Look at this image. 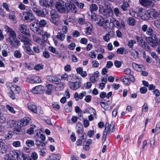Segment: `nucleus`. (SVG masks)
<instances>
[{
	"instance_id": "1",
	"label": "nucleus",
	"mask_w": 160,
	"mask_h": 160,
	"mask_svg": "<svg viewBox=\"0 0 160 160\" xmlns=\"http://www.w3.org/2000/svg\"><path fill=\"white\" fill-rule=\"evenodd\" d=\"M68 3H65L62 1L57 2L55 7L57 11L62 13H68L70 10L72 12H76V7L73 3L72 0H68Z\"/></svg>"
},
{
	"instance_id": "2",
	"label": "nucleus",
	"mask_w": 160,
	"mask_h": 160,
	"mask_svg": "<svg viewBox=\"0 0 160 160\" xmlns=\"http://www.w3.org/2000/svg\"><path fill=\"white\" fill-rule=\"evenodd\" d=\"M4 28L8 36L7 39V42L13 47H17L20 45V42L17 38L16 32L8 26H5Z\"/></svg>"
},
{
	"instance_id": "3",
	"label": "nucleus",
	"mask_w": 160,
	"mask_h": 160,
	"mask_svg": "<svg viewBox=\"0 0 160 160\" xmlns=\"http://www.w3.org/2000/svg\"><path fill=\"white\" fill-rule=\"evenodd\" d=\"M47 24L45 20L42 19L40 21L37 20L30 25V29L34 32L39 35H43L42 27H44Z\"/></svg>"
},
{
	"instance_id": "4",
	"label": "nucleus",
	"mask_w": 160,
	"mask_h": 160,
	"mask_svg": "<svg viewBox=\"0 0 160 160\" xmlns=\"http://www.w3.org/2000/svg\"><path fill=\"white\" fill-rule=\"evenodd\" d=\"M112 5L110 4L106 5L105 8L100 5L99 8V12L101 14L107 17H110L112 14Z\"/></svg>"
},
{
	"instance_id": "5",
	"label": "nucleus",
	"mask_w": 160,
	"mask_h": 160,
	"mask_svg": "<svg viewBox=\"0 0 160 160\" xmlns=\"http://www.w3.org/2000/svg\"><path fill=\"white\" fill-rule=\"evenodd\" d=\"M24 20L26 22H30L34 21L36 18L33 14L32 11L29 10L28 11L24 12L23 13Z\"/></svg>"
},
{
	"instance_id": "6",
	"label": "nucleus",
	"mask_w": 160,
	"mask_h": 160,
	"mask_svg": "<svg viewBox=\"0 0 160 160\" xmlns=\"http://www.w3.org/2000/svg\"><path fill=\"white\" fill-rule=\"evenodd\" d=\"M146 40L152 47H154L158 44V40L155 34L152 35V37H146Z\"/></svg>"
},
{
	"instance_id": "7",
	"label": "nucleus",
	"mask_w": 160,
	"mask_h": 160,
	"mask_svg": "<svg viewBox=\"0 0 160 160\" xmlns=\"http://www.w3.org/2000/svg\"><path fill=\"white\" fill-rule=\"evenodd\" d=\"M50 15L51 17L50 19V22L55 24H57V22L56 19L59 17L57 11L55 10L52 9L50 10Z\"/></svg>"
},
{
	"instance_id": "8",
	"label": "nucleus",
	"mask_w": 160,
	"mask_h": 160,
	"mask_svg": "<svg viewBox=\"0 0 160 160\" xmlns=\"http://www.w3.org/2000/svg\"><path fill=\"white\" fill-rule=\"evenodd\" d=\"M19 38L21 42H22L24 46L23 47H26L28 46L32 45V42L30 39L27 37L22 35V36L19 35Z\"/></svg>"
},
{
	"instance_id": "9",
	"label": "nucleus",
	"mask_w": 160,
	"mask_h": 160,
	"mask_svg": "<svg viewBox=\"0 0 160 160\" xmlns=\"http://www.w3.org/2000/svg\"><path fill=\"white\" fill-rule=\"evenodd\" d=\"M114 122H112L110 125L107 122L105 123L104 131L109 133V134H110L114 132Z\"/></svg>"
},
{
	"instance_id": "10",
	"label": "nucleus",
	"mask_w": 160,
	"mask_h": 160,
	"mask_svg": "<svg viewBox=\"0 0 160 160\" xmlns=\"http://www.w3.org/2000/svg\"><path fill=\"white\" fill-rule=\"evenodd\" d=\"M44 87L42 85L37 86L33 88L32 92L34 94H40L43 93Z\"/></svg>"
},
{
	"instance_id": "11",
	"label": "nucleus",
	"mask_w": 160,
	"mask_h": 160,
	"mask_svg": "<svg viewBox=\"0 0 160 160\" xmlns=\"http://www.w3.org/2000/svg\"><path fill=\"white\" fill-rule=\"evenodd\" d=\"M18 152L15 151H11L8 155V158L6 160H17Z\"/></svg>"
},
{
	"instance_id": "12",
	"label": "nucleus",
	"mask_w": 160,
	"mask_h": 160,
	"mask_svg": "<svg viewBox=\"0 0 160 160\" xmlns=\"http://www.w3.org/2000/svg\"><path fill=\"white\" fill-rule=\"evenodd\" d=\"M20 32L26 35L27 36H29L30 34L29 32V30L27 28L26 25L24 24L20 25L19 28Z\"/></svg>"
},
{
	"instance_id": "13",
	"label": "nucleus",
	"mask_w": 160,
	"mask_h": 160,
	"mask_svg": "<svg viewBox=\"0 0 160 160\" xmlns=\"http://www.w3.org/2000/svg\"><path fill=\"white\" fill-rule=\"evenodd\" d=\"M69 86L72 90H76L80 87L81 83L78 81L75 82H70L69 84Z\"/></svg>"
},
{
	"instance_id": "14",
	"label": "nucleus",
	"mask_w": 160,
	"mask_h": 160,
	"mask_svg": "<svg viewBox=\"0 0 160 160\" xmlns=\"http://www.w3.org/2000/svg\"><path fill=\"white\" fill-rule=\"evenodd\" d=\"M140 3L142 6L149 7L152 6V0H139Z\"/></svg>"
},
{
	"instance_id": "15",
	"label": "nucleus",
	"mask_w": 160,
	"mask_h": 160,
	"mask_svg": "<svg viewBox=\"0 0 160 160\" xmlns=\"http://www.w3.org/2000/svg\"><path fill=\"white\" fill-rule=\"evenodd\" d=\"M48 11L45 9H42V10L39 9L36 13V14L39 17H44L46 15L48 14Z\"/></svg>"
},
{
	"instance_id": "16",
	"label": "nucleus",
	"mask_w": 160,
	"mask_h": 160,
	"mask_svg": "<svg viewBox=\"0 0 160 160\" xmlns=\"http://www.w3.org/2000/svg\"><path fill=\"white\" fill-rule=\"evenodd\" d=\"M148 17L154 18L158 17V14L155 9H152L148 12Z\"/></svg>"
},
{
	"instance_id": "17",
	"label": "nucleus",
	"mask_w": 160,
	"mask_h": 160,
	"mask_svg": "<svg viewBox=\"0 0 160 160\" xmlns=\"http://www.w3.org/2000/svg\"><path fill=\"white\" fill-rule=\"evenodd\" d=\"M3 141V140H0V152L2 154L6 152L7 151V147Z\"/></svg>"
},
{
	"instance_id": "18",
	"label": "nucleus",
	"mask_w": 160,
	"mask_h": 160,
	"mask_svg": "<svg viewBox=\"0 0 160 160\" xmlns=\"http://www.w3.org/2000/svg\"><path fill=\"white\" fill-rule=\"evenodd\" d=\"M31 118L29 117H24L21 120V123L20 124L22 126L27 125L31 122Z\"/></svg>"
},
{
	"instance_id": "19",
	"label": "nucleus",
	"mask_w": 160,
	"mask_h": 160,
	"mask_svg": "<svg viewBox=\"0 0 160 160\" xmlns=\"http://www.w3.org/2000/svg\"><path fill=\"white\" fill-rule=\"evenodd\" d=\"M28 107L29 110L34 113H37L38 110L37 106L32 103H29L28 104Z\"/></svg>"
},
{
	"instance_id": "20",
	"label": "nucleus",
	"mask_w": 160,
	"mask_h": 160,
	"mask_svg": "<svg viewBox=\"0 0 160 160\" xmlns=\"http://www.w3.org/2000/svg\"><path fill=\"white\" fill-rule=\"evenodd\" d=\"M36 145L37 146V148L38 149H44L45 148V144L42 141L37 139L36 140Z\"/></svg>"
},
{
	"instance_id": "21",
	"label": "nucleus",
	"mask_w": 160,
	"mask_h": 160,
	"mask_svg": "<svg viewBox=\"0 0 160 160\" xmlns=\"http://www.w3.org/2000/svg\"><path fill=\"white\" fill-rule=\"evenodd\" d=\"M132 66L133 69L139 72H141L144 69L143 66L142 65H138L135 63H133L132 64Z\"/></svg>"
},
{
	"instance_id": "22",
	"label": "nucleus",
	"mask_w": 160,
	"mask_h": 160,
	"mask_svg": "<svg viewBox=\"0 0 160 160\" xmlns=\"http://www.w3.org/2000/svg\"><path fill=\"white\" fill-rule=\"evenodd\" d=\"M48 80L50 82L55 83H58L60 80L57 77L53 76H49L47 77Z\"/></svg>"
},
{
	"instance_id": "23",
	"label": "nucleus",
	"mask_w": 160,
	"mask_h": 160,
	"mask_svg": "<svg viewBox=\"0 0 160 160\" xmlns=\"http://www.w3.org/2000/svg\"><path fill=\"white\" fill-rule=\"evenodd\" d=\"M22 127L20 124L19 125L17 123L16 126H15V128L13 130V132L18 134H21L23 133V132L21 130V127Z\"/></svg>"
},
{
	"instance_id": "24",
	"label": "nucleus",
	"mask_w": 160,
	"mask_h": 160,
	"mask_svg": "<svg viewBox=\"0 0 160 160\" xmlns=\"http://www.w3.org/2000/svg\"><path fill=\"white\" fill-rule=\"evenodd\" d=\"M30 3L31 6V8L32 9L33 12L36 13L40 9L39 6L37 5L36 4L32 2H31Z\"/></svg>"
},
{
	"instance_id": "25",
	"label": "nucleus",
	"mask_w": 160,
	"mask_h": 160,
	"mask_svg": "<svg viewBox=\"0 0 160 160\" xmlns=\"http://www.w3.org/2000/svg\"><path fill=\"white\" fill-rule=\"evenodd\" d=\"M17 123H18L17 122V121L15 120H10L7 122V124L8 126H9L10 128H12L13 127H15Z\"/></svg>"
},
{
	"instance_id": "26",
	"label": "nucleus",
	"mask_w": 160,
	"mask_h": 160,
	"mask_svg": "<svg viewBox=\"0 0 160 160\" xmlns=\"http://www.w3.org/2000/svg\"><path fill=\"white\" fill-rule=\"evenodd\" d=\"M61 158L59 154H53L49 157L48 160H59Z\"/></svg>"
},
{
	"instance_id": "27",
	"label": "nucleus",
	"mask_w": 160,
	"mask_h": 160,
	"mask_svg": "<svg viewBox=\"0 0 160 160\" xmlns=\"http://www.w3.org/2000/svg\"><path fill=\"white\" fill-rule=\"evenodd\" d=\"M60 81H59L58 83H56L57 85L56 87V89L57 90H62L63 89L64 86V83L63 82H60Z\"/></svg>"
},
{
	"instance_id": "28",
	"label": "nucleus",
	"mask_w": 160,
	"mask_h": 160,
	"mask_svg": "<svg viewBox=\"0 0 160 160\" xmlns=\"http://www.w3.org/2000/svg\"><path fill=\"white\" fill-rule=\"evenodd\" d=\"M127 23L129 25L131 26H134L136 24L135 20L132 17L129 18L127 20Z\"/></svg>"
},
{
	"instance_id": "29",
	"label": "nucleus",
	"mask_w": 160,
	"mask_h": 160,
	"mask_svg": "<svg viewBox=\"0 0 160 160\" xmlns=\"http://www.w3.org/2000/svg\"><path fill=\"white\" fill-rule=\"evenodd\" d=\"M48 2V0H39V4L41 6L47 7L49 5Z\"/></svg>"
},
{
	"instance_id": "30",
	"label": "nucleus",
	"mask_w": 160,
	"mask_h": 160,
	"mask_svg": "<svg viewBox=\"0 0 160 160\" xmlns=\"http://www.w3.org/2000/svg\"><path fill=\"white\" fill-rule=\"evenodd\" d=\"M10 89L11 91H15L16 93H18L20 91V88L16 85L12 86L10 88Z\"/></svg>"
},
{
	"instance_id": "31",
	"label": "nucleus",
	"mask_w": 160,
	"mask_h": 160,
	"mask_svg": "<svg viewBox=\"0 0 160 160\" xmlns=\"http://www.w3.org/2000/svg\"><path fill=\"white\" fill-rule=\"evenodd\" d=\"M65 35L62 32H59L58 33L57 38L61 41H63L65 39Z\"/></svg>"
},
{
	"instance_id": "32",
	"label": "nucleus",
	"mask_w": 160,
	"mask_h": 160,
	"mask_svg": "<svg viewBox=\"0 0 160 160\" xmlns=\"http://www.w3.org/2000/svg\"><path fill=\"white\" fill-rule=\"evenodd\" d=\"M26 48V50L27 53L30 55H34V52L32 50V49L30 48L29 46H28L26 47H24Z\"/></svg>"
},
{
	"instance_id": "33",
	"label": "nucleus",
	"mask_w": 160,
	"mask_h": 160,
	"mask_svg": "<svg viewBox=\"0 0 160 160\" xmlns=\"http://www.w3.org/2000/svg\"><path fill=\"white\" fill-rule=\"evenodd\" d=\"M47 90L46 92V93L47 94L49 95L51 93L52 90V85L51 84H48L46 86Z\"/></svg>"
},
{
	"instance_id": "34",
	"label": "nucleus",
	"mask_w": 160,
	"mask_h": 160,
	"mask_svg": "<svg viewBox=\"0 0 160 160\" xmlns=\"http://www.w3.org/2000/svg\"><path fill=\"white\" fill-rule=\"evenodd\" d=\"M27 157L25 155L22 153L21 152H18V155L17 160H25L26 159Z\"/></svg>"
},
{
	"instance_id": "35",
	"label": "nucleus",
	"mask_w": 160,
	"mask_h": 160,
	"mask_svg": "<svg viewBox=\"0 0 160 160\" xmlns=\"http://www.w3.org/2000/svg\"><path fill=\"white\" fill-rule=\"evenodd\" d=\"M90 8L91 12L92 13V11H97L98 8L97 5L95 4H92L90 6Z\"/></svg>"
},
{
	"instance_id": "36",
	"label": "nucleus",
	"mask_w": 160,
	"mask_h": 160,
	"mask_svg": "<svg viewBox=\"0 0 160 160\" xmlns=\"http://www.w3.org/2000/svg\"><path fill=\"white\" fill-rule=\"evenodd\" d=\"M13 55L15 57L19 58L21 57L22 54L19 51L15 50L14 52Z\"/></svg>"
},
{
	"instance_id": "37",
	"label": "nucleus",
	"mask_w": 160,
	"mask_h": 160,
	"mask_svg": "<svg viewBox=\"0 0 160 160\" xmlns=\"http://www.w3.org/2000/svg\"><path fill=\"white\" fill-rule=\"evenodd\" d=\"M36 136L38 138V139L39 140V139H41L43 141H44L45 140V136L42 134L40 133V132L38 133L37 132L36 134Z\"/></svg>"
},
{
	"instance_id": "38",
	"label": "nucleus",
	"mask_w": 160,
	"mask_h": 160,
	"mask_svg": "<svg viewBox=\"0 0 160 160\" xmlns=\"http://www.w3.org/2000/svg\"><path fill=\"white\" fill-rule=\"evenodd\" d=\"M41 79L38 77L36 76L34 78L33 80H32L31 81L32 83H39L40 82Z\"/></svg>"
},
{
	"instance_id": "39",
	"label": "nucleus",
	"mask_w": 160,
	"mask_h": 160,
	"mask_svg": "<svg viewBox=\"0 0 160 160\" xmlns=\"http://www.w3.org/2000/svg\"><path fill=\"white\" fill-rule=\"evenodd\" d=\"M122 81L126 85H129L130 84V82L129 78L126 77H125L123 79H122Z\"/></svg>"
},
{
	"instance_id": "40",
	"label": "nucleus",
	"mask_w": 160,
	"mask_h": 160,
	"mask_svg": "<svg viewBox=\"0 0 160 160\" xmlns=\"http://www.w3.org/2000/svg\"><path fill=\"white\" fill-rule=\"evenodd\" d=\"M26 145L29 147H31L34 145V141L31 140H28L26 142Z\"/></svg>"
},
{
	"instance_id": "41",
	"label": "nucleus",
	"mask_w": 160,
	"mask_h": 160,
	"mask_svg": "<svg viewBox=\"0 0 160 160\" xmlns=\"http://www.w3.org/2000/svg\"><path fill=\"white\" fill-rule=\"evenodd\" d=\"M154 25L160 32V19H158L154 21Z\"/></svg>"
},
{
	"instance_id": "42",
	"label": "nucleus",
	"mask_w": 160,
	"mask_h": 160,
	"mask_svg": "<svg viewBox=\"0 0 160 160\" xmlns=\"http://www.w3.org/2000/svg\"><path fill=\"white\" fill-rule=\"evenodd\" d=\"M142 46L146 51H150V48L149 46L145 41L143 42V43Z\"/></svg>"
},
{
	"instance_id": "43",
	"label": "nucleus",
	"mask_w": 160,
	"mask_h": 160,
	"mask_svg": "<svg viewBox=\"0 0 160 160\" xmlns=\"http://www.w3.org/2000/svg\"><path fill=\"white\" fill-rule=\"evenodd\" d=\"M148 108L147 104L145 103L142 107V110L143 112H147L148 111Z\"/></svg>"
},
{
	"instance_id": "44",
	"label": "nucleus",
	"mask_w": 160,
	"mask_h": 160,
	"mask_svg": "<svg viewBox=\"0 0 160 160\" xmlns=\"http://www.w3.org/2000/svg\"><path fill=\"white\" fill-rule=\"evenodd\" d=\"M9 12V18L11 19H13L15 18L14 12L11 11Z\"/></svg>"
},
{
	"instance_id": "45",
	"label": "nucleus",
	"mask_w": 160,
	"mask_h": 160,
	"mask_svg": "<svg viewBox=\"0 0 160 160\" xmlns=\"http://www.w3.org/2000/svg\"><path fill=\"white\" fill-rule=\"evenodd\" d=\"M124 72L127 75H130L133 77L132 74L131 73V70L129 68H127L124 70Z\"/></svg>"
},
{
	"instance_id": "46",
	"label": "nucleus",
	"mask_w": 160,
	"mask_h": 160,
	"mask_svg": "<svg viewBox=\"0 0 160 160\" xmlns=\"http://www.w3.org/2000/svg\"><path fill=\"white\" fill-rule=\"evenodd\" d=\"M107 134H109V133H108L105 131H104L102 139V142L103 143L106 140Z\"/></svg>"
},
{
	"instance_id": "47",
	"label": "nucleus",
	"mask_w": 160,
	"mask_h": 160,
	"mask_svg": "<svg viewBox=\"0 0 160 160\" xmlns=\"http://www.w3.org/2000/svg\"><path fill=\"white\" fill-rule=\"evenodd\" d=\"M107 134H109V133H108L105 131H104L102 139V142L103 143L106 140Z\"/></svg>"
},
{
	"instance_id": "48",
	"label": "nucleus",
	"mask_w": 160,
	"mask_h": 160,
	"mask_svg": "<svg viewBox=\"0 0 160 160\" xmlns=\"http://www.w3.org/2000/svg\"><path fill=\"white\" fill-rule=\"evenodd\" d=\"M43 66L42 64H38L36 65L34 67V69L37 71H38L40 69L43 68Z\"/></svg>"
},
{
	"instance_id": "49",
	"label": "nucleus",
	"mask_w": 160,
	"mask_h": 160,
	"mask_svg": "<svg viewBox=\"0 0 160 160\" xmlns=\"http://www.w3.org/2000/svg\"><path fill=\"white\" fill-rule=\"evenodd\" d=\"M113 12L114 14L116 16L118 17L119 16L120 14V12L118 8H115L114 9Z\"/></svg>"
},
{
	"instance_id": "50",
	"label": "nucleus",
	"mask_w": 160,
	"mask_h": 160,
	"mask_svg": "<svg viewBox=\"0 0 160 160\" xmlns=\"http://www.w3.org/2000/svg\"><path fill=\"white\" fill-rule=\"evenodd\" d=\"M135 42H136L135 40H131L128 42V45L130 48H132L133 46V43H135Z\"/></svg>"
},
{
	"instance_id": "51",
	"label": "nucleus",
	"mask_w": 160,
	"mask_h": 160,
	"mask_svg": "<svg viewBox=\"0 0 160 160\" xmlns=\"http://www.w3.org/2000/svg\"><path fill=\"white\" fill-rule=\"evenodd\" d=\"M92 67L93 68H97L99 66V63L97 61H93L92 62Z\"/></svg>"
},
{
	"instance_id": "52",
	"label": "nucleus",
	"mask_w": 160,
	"mask_h": 160,
	"mask_svg": "<svg viewBox=\"0 0 160 160\" xmlns=\"http://www.w3.org/2000/svg\"><path fill=\"white\" fill-rule=\"evenodd\" d=\"M124 49L125 48H118L117 51V52L118 54H122L123 53Z\"/></svg>"
},
{
	"instance_id": "53",
	"label": "nucleus",
	"mask_w": 160,
	"mask_h": 160,
	"mask_svg": "<svg viewBox=\"0 0 160 160\" xmlns=\"http://www.w3.org/2000/svg\"><path fill=\"white\" fill-rule=\"evenodd\" d=\"M94 130H89L88 133V135L89 138L93 137L94 135Z\"/></svg>"
},
{
	"instance_id": "54",
	"label": "nucleus",
	"mask_w": 160,
	"mask_h": 160,
	"mask_svg": "<svg viewBox=\"0 0 160 160\" xmlns=\"http://www.w3.org/2000/svg\"><path fill=\"white\" fill-rule=\"evenodd\" d=\"M18 8L21 10H24L25 9V6L22 3H20L18 5Z\"/></svg>"
},
{
	"instance_id": "55",
	"label": "nucleus",
	"mask_w": 160,
	"mask_h": 160,
	"mask_svg": "<svg viewBox=\"0 0 160 160\" xmlns=\"http://www.w3.org/2000/svg\"><path fill=\"white\" fill-rule=\"evenodd\" d=\"M31 157L34 160H36L38 158V155L36 152H33L32 153Z\"/></svg>"
},
{
	"instance_id": "56",
	"label": "nucleus",
	"mask_w": 160,
	"mask_h": 160,
	"mask_svg": "<svg viewBox=\"0 0 160 160\" xmlns=\"http://www.w3.org/2000/svg\"><path fill=\"white\" fill-rule=\"evenodd\" d=\"M43 56L46 58H48L50 57V54L48 52L44 51L43 53Z\"/></svg>"
},
{
	"instance_id": "57",
	"label": "nucleus",
	"mask_w": 160,
	"mask_h": 160,
	"mask_svg": "<svg viewBox=\"0 0 160 160\" xmlns=\"http://www.w3.org/2000/svg\"><path fill=\"white\" fill-rule=\"evenodd\" d=\"M7 108L12 113H15V112L13 108L12 107L9 106V105H7Z\"/></svg>"
},
{
	"instance_id": "58",
	"label": "nucleus",
	"mask_w": 160,
	"mask_h": 160,
	"mask_svg": "<svg viewBox=\"0 0 160 160\" xmlns=\"http://www.w3.org/2000/svg\"><path fill=\"white\" fill-rule=\"evenodd\" d=\"M75 46V44L74 42H72L68 45V47L70 49L73 50L74 49Z\"/></svg>"
},
{
	"instance_id": "59",
	"label": "nucleus",
	"mask_w": 160,
	"mask_h": 160,
	"mask_svg": "<svg viewBox=\"0 0 160 160\" xmlns=\"http://www.w3.org/2000/svg\"><path fill=\"white\" fill-rule=\"evenodd\" d=\"M114 65L118 68H120L121 65V63L118 60H115L114 62Z\"/></svg>"
},
{
	"instance_id": "60",
	"label": "nucleus",
	"mask_w": 160,
	"mask_h": 160,
	"mask_svg": "<svg viewBox=\"0 0 160 160\" xmlns=\"http://www.w3.org/2000/svg\"><path fill=\"white\" fill-rule=\"evenodd\" d=\"M12 145L14 147H18L20 146L21 143L19 141H17L14 142L12 143Z\"/></svg>"
},
{
	"instance_id": "61",
	"label": "nucleus",
	"mask_w": 160,
	"mask_h": 160,
	"mask_svg": "<svg viewBox=\"0 0 160 160\" xmlns=\"http://www.w3.org/2000/svg\"><path fill=\"white\" fill-rule=\"evenodd\" d=\"M72 36L74 38H77L79 36L80 33L78 31H75L73 32L72 34Z\"/></svg>"
},
{
	"instance_id": "62",
	"label": "nucleus",
	"mask_w": 160,
	"mask_h": 160,
	"mask_svg": "<svg viewBox=\"0 0 160 160\" xmlns=\"http://www.w3.org/2000/svg\"><path fill=\"white\" fill-rule=\"evenodd\" d=\"M152 33L153 30L151 28H149L147 32V33L149 35L150 37H152V35L153 34H152Z\"/></svg>"
},
{
	"instance_id": "63",
	"label": "nucleus",
	"mask_w": 160,
	"mask_h": 160,
	"mask_svg": "<svg viewBox=\"0 0 160 160\" xmlns=\"http://www.w3.org/2000/svg\"><path fill=\"white\" fill-rule=\"evenodd\" d=\"M103 39L106 42H108L110 40V37L107 33L103 37Z\"/></svg>"
},
{
	"instance_id": "64",
	"label": "nucleus",
	"mask_w": 160,
	"mask_h": 160,
	"mask_svg": "<svg viewBox=\"0 0 160 160\" xmlns=\"http://www.w3.org/2000/svg\"><path fill=\"white\" fill-rule=\"evenodd\" d=\"M113 65V63L111 61H108L107 62V64L106 65V67L107 68H110Z\"/></svg>"
}]
</instances>
